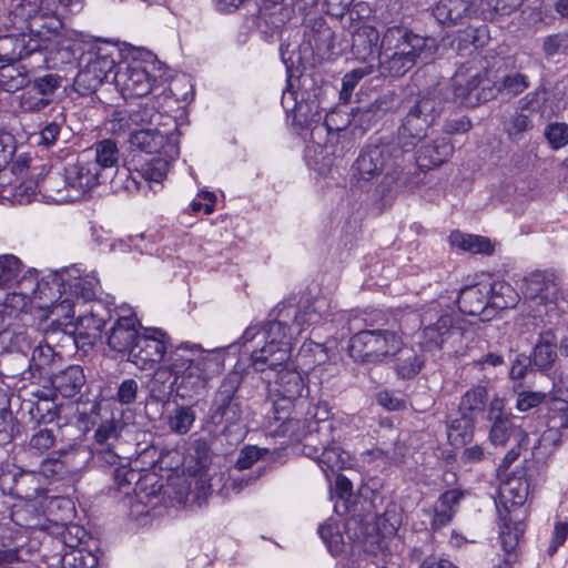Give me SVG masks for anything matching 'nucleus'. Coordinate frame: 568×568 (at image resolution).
Segmentation results:
<instances>
[{
  "label": "nucleus",
  "instance_id": "nucleus-26",
  "mask_svg": "<svg viewBox=\"0 0 568 568\" xmlns=\"http://www.w3.org/2000/svg\"><path fill=\"white\" fill-rule=\"evenodd\" d=\"M0 489L4 495L23 500H34L44 493L39 475L22 469L3 473L0 476Z\"/></svg>",
  "mask_w": 568,
  "mask_h": 568
},
{
  "label": "nucleus",
  "instance_id": "nucleus-50",
  "mask_svg": "<svg viewBox=\"0 0 568 568\" xmlns=\"http://www.w3.org/2000/svg\"><path fill=\"white\" fill-rule=\"evenodd\" d=\"M452 246L467 251L474 254H491L494 245L490 240L485 236L464 234L459 231H453L449 235Z\"/></svg>",
  "mask_w": 568,
  "mask_h": 568
},
{
  "label": "nucleus",
  "instance_id": "nucleus-62",
  "mask_svg": "<svg viewBox=\"0 0 568 568\" xmlns=\"http://www.w3.org/2000/svg\"><path fill=\"white\" fill-rule=\"evenodd\" d=\"M318 445L321 446L322 453L317 458L318 465L323 471H332L343 468V459L341 457L339 448L334 444L324 445L321 443V438H317Z\"/></svg>",
  "mask_w": 568,
  "mask_h": 568
},
{
  "label": "nucleus",
  "instance_id": "nucleus-39",
  "mask_svg": "<svg viewBox=\"0 0 568 568\" xmlns=\"http://www.w3.org/2000/svg\"><path fill=\"white\" fill-rule=\"evenodd\" d=\"M85 154L95 164V169L101 173L102 179H108L106 171L116 168L120 160L118 143L112 139H103L95 142Z\"/></svg>",
  "mask_w": 568,
  "mask_h": 568
},
{
  "label": "nucleus",
  "instance_id": "nucleus-23",
  "mask_svg": "<svg viewBox=\"0 0 568 568\" xmlns=\"http://www.w3.org/2000/svg\"><path fill=\"white\" fill-rule=\"evenodd\" d=\"M300 420L304 425L303 436L298 442H306V445H313L315 437L321 438L324 445L335 444V422L331 418L328 405L317 404L308 407L305 419Z\"/></svg>",
  "mask_w": 568,
  "mask_h": 568
},
{
  "label": "nucleus",
  "instance_id": "nucleus-55",
  "mask_svg": "<svg viewBox=\"0 0 568 568\" xmlns=\"http://www.w3.org/2000/svg\"><path fill=\"white\" fill-rule=\"evenodd\" d=\"M318 535L333 556L344 550V538L337 520L329 518L318 527Z\"/></svg>",
  "mask_w": 568,
  "mask_h": 568
},
{
  "label": "nucleus",
  "instance_id": "nucleus-34",
  "mask_svg": "<svg viewBox=\"0 0 568 568\" xmlns=\"http://www.w3.org/2000/svg\"><path fill=\"white\" fill-rule=\"evenodd\" d=\"M487 419L491 423L489 439L494 445H505L515 430L514 416L505 412V402L500 397L490 400Z\"/></svg>",
  "mask_w": 568,
  "mask_h": 568
},
{
  "label": "nucleus",
  "instance_id": "nucleus-19",
  "mask_svg": "<svg viewBox=\"0 0 568 568\" xmlns=\"http://www.w3.org/2000/svg\"><path fill=\"white\" fill-rule=\"evenodd\" d=\"M29 12L31 20L29 21L28 36L34 39H41L43 50L47 49L49 37L59 32L62 28V14L64 12L72 13L62 7L57 0L50 4L38 3V0H30Z\"/></svg>",
  "mask_w": 568,
  "mask_h": 568
},
{
  "label": "nucleus",
  "instance_id": "nucleus-1",
  "mask_svg": "<svg viewBox=\"0 0 568 568\" xmlns=\"http://www.w3.org/2000/svg\"><path fill=\"white\" fill-rule=\"evenodd\" d=\"M99 278L93 274H84L77 265L50 271L39 280L36 268L28 270L20 275L19 291L8 298L22 302L26 308L33 300L38 301L40 308H48L52 314L61 317L74 316L75 300L90 301L97 291Z\"/></svg>",
  "mask_w": 568,
  "mask_h": 568
},
{
  "label": "nucleus",
  "instance_id": "nucleus-36",
  "mask_svg": "<svg viewBox=\"0 0 568 568\" xmlns=\"http://www.w3.org/2000/svg\"><path fill=\"white\" fill-rule=\"evenodd\" d=\"M557 336L554 329H544L538 334L537 341L529 354L536 372L548 374L557 361Z\"/></svg>",
  "mask_w": 568,
  "mask_h": 568
},
{
  "label": "nucleus",
  "instance_id": "nucleus-54",
  "mask_svg": "<svg viewBox=\"0 0 568 568\" xmlns=\"http://www.w3.org/2000/svg\"><path fill=\"white\" fill-rule=\"evenodd\" d=\"M30 0L18 1L3 18L2 24L10 32H29V21L31 12H29Z\"/></svg>",
  "mask_w": 568,
  "mask_h": 568
},
{
  "label": "nucleus",
  "instance_id": "nucleus-40",
  "mask_svg": "<svg viewBox=\"0 0 568 568\" xmlns=\"http://www.w3.org/2000/svg\"><path fill=\"white\" fill-rule=\"evenodd\" d=\"M523 291L526 298L537 300L542 304L552 302L557 294L555 282L540 271L525 277Z\"/></svg>",
  "mask_w": 568,
  "mask_h": 568
},
{
  "label": "nucleus",
  "instance_id": "nucleus-49",
  "mask_svg": "<svg viewBox=\"0 0 568 568\" xmlns=\"http://www.w3.org/2000/svg\"><path fill=\"white\" fill-rule=\"evenodd\" d=\"M459 417L452 419L447 425V437L452 446H465L474 437L475 418L459 413Z\"/></svg>",
  "mask_w": 568,
  "mask_h": 568
},
{
  "label": "nucleus",
  "instance_id": "nucleus-57",
  "mask_svg": "<svg viewBox=\"0 0 568 568\" xmlns=\"http://www.w3.org/2000/svg\"><path fill=\"white\" fill-rule=\"evenodd\" d=\"M122 425L114 418L102 422L94 430L93 442L90 447L120 445Z\"/></svg>",
  "mask_w": 568,
  "mask_h": 568
},
{
  "label": "nucleus",
  "instance_id": "nucleus-25",
  "mask_svg": "<svg viewBox=\"0 0 568 568\" xmlns=\"http://www.w3.org/2000/svg\"><path fill=\"white\" fill-rule=\"evenodd\" d=\"M397 98L394 93L377 97L374 101L351 109L352 124L362 134L377 125L385 115L396 108Z\"/></svg>",
  "mask_w": 568,
  "mask_h": 568
},
{
  "label": "nucleus",
  "instance_id": "nucleus-5",
  "mask_svg": "<svg viewBox=\"0 0 568 568\" xmlns=\"http://www.w3.org/2000/svg\"><path fill=\"white\" fill-rule=\"evenodd\" d=\"M291 315L293 312L285 311V303H278L270 313V320L262 326L264 345L251 353L252 366L256 372L273 371L288 362L292 339L296 334Z\"/></svg>",
  "mask_w": 568,
  "mask_h": 568
},
{
  "label": "nucleus",
  "instance_id": "nucleus-60",
  "mask_svg": "<svg viewBox=\"0 0 568 568\" xmlns=\"http://www.w3.org/2000/svg\"><path fill=\"white\" fill-rule=\"evenodd\" d=\"M521 4V0H479L478 9L484 19L508 16Z\"/></svg>",
  "mask_w": 568,
  "mask_h": 568
},
{
  "label": "nucleus",
  "instance_id": "nucleus-29",
  "mask_svg": "<svg viewBox=\"0 0 568 568\" xmlns=\"http://www.w3.org/2000/svg\"><path fill=\"white\" fill-rule=\"evenodd\" d=\"M80 455V449L75 447L53 450L41 464L43 473L57 480L67 479L81 469Z\"/></svg>",
  "mask_w": 568,
  "mask_h": 568
},
{
  "label": "nucleus",
  "instance_id": "nucleus-17",
  "mask_svg": "<svg viewBox=\"0 0 568 568\" xmlns=\"http://www.w3.org/2000/svg\"><path fill=\"white\" fill-rule=\"evenodd\" d=\"M170 338L165 332L160 328H145L140 335L135 347L131 351L129 362L139 369L146 371L154 368L161 362L163 363Z\"/></svg>",
  "mask_w": 568,
  "mask_h": 568
},
{
  "label": "nucleus",
  "instance_id": "nucleus-51",
  "mask_svg": "<svg viewBox=\"0 0 568 568\" xmlns=\"http://www.w3.org/2000/svg\"><path fill=\"white\" fill-rule=\"evenodd\" d=\"M488 402L486 386L477 385L468 389L460 399L458 410L476 419V416L484 413Z\"/></svg>",
  "mask_w": 568,
  "mask_h": 568
},
{
  "label": "nucleus",
  "instance_id": "nucleus-53",
  "mask_svg": "<svg viewBox=\"0 0 568 568\" xmlns=\"http://www.w3.org/2000/svg\"><path fill=\"white\" fill-rule=\"evenodd\" d=\"M126 458L122 455L121 444L90 447V462L97 468H114Z\"/></svg>",
  "mask_w": 568,
  "mask_h": 568
},
{
  "label": "nucleus",
  "instance_id": "nucleus-16",
  "mask_svg": "<svg viewBox=\"0 0 568 568\" xmlns=\"http://www.w3.org/2000/svg\"><path fill=\"white\" fill-rule=\"evenodd\" d=\"M222 361L217 355H206L196 366L175 376V396L181 399H192L201 395L207 382L220 372Z\"/></svg>",
  "mask_w": 568,
  "mask_h": 568
},
{
  "label": "nucleus",
  "instance_id": "nucleus-11",
  "mask_svg": "<svg viewBox=\"0 0 568 568\" xmlns=\"http://www.w3.org/2000/svg\"><path fill=\"white\" fill-rule=\"evenodd\" d=\"M64 77L55 72H37L33 68L30 83L19 95V108L27 113L44 110L54 100L57 92L63 88Z\"/></svg>",
  "mask_w": 568,
  "mask_h": 568
},
{
  "label": "nucleus",
  "instance_id": "nucleus-37",
  "mask_svg": "<svg viewBox=\"0 0 568 568\" xmlns=\"http://www.w3.org/2000/svg\"><path fill=\"white\" fill-rule=\"evenodd\" d=\"M116 52L114 47L91 45L87 52H82L80 57V64L90 68L93 73L102 83L108 74L118 65L115 64L113 53Z\"/></svg>",
  "mask_w": 568,
  "mask_h": 568
},
{
  "label": "nucleus",
  "instance_id": "nucleus-20",
  "mask_svg": "<svg viewBox=\"0 0 568 568\" xmlns=\"http://www.w3.org/2000/svg\"><path fill=\"white\" fill-rule=\"evenodd\" d=\"M282 303H285V311L293 312L291 321L296 334H301L310 326L331 321V305L325 297L301 298L297 304L294 303V298H288Z\"/></svg>",
  "mask_w": 568,
  "mask_h": 568
},
{
  "label": "nucleus",
  "instance_id": "nucleus-30",
  "mask_svg": "<svg viewBox=\"0 0 568 568\" xmlns=\"http://www.w3.org/2000/svg\"><path fill=\"white\" fill-rule=\"evenodd\" d=\"M427 313L420 316V325L424 326L420 345L427 351L440 349L445 342L459 328L454 325V318L449 314L440 315L435 323Z\"/></svg>",
  "mask_w": 568,
  "mask_h": 568
},
{
  "label": "nucleus",
  "instance_id": "nucleus-27",
  "mask_svg": "<svg viewBox=\"0 0 568 568\" xmlns=\"http://www.w3.org/2000/svg\"><path fill=\"white\" fill-rule=\"evenodd\" d=\"M244 0H216L220 11L237 9ZM291 19V9L284 4V0H262L260 7V23H264L271 32L280 30Z\"/></svg>",
  "mask_w": 568,
  "mask_h": 568
},
{
  "label": "nucleus",
  "instance_id": "nucleus-12",
  "mask_svg": "<svg viewBox=\"0 0 568 568\" xmlns=\"http://www.w3.org/2000/svg\"><path fill=\"white\" fill-rule=\"evenodd\" d=\"M528 483L525 480L523 494L519 491L515 495L510 506L507 501H501L504 509L497 504V511L499 517V540L504 551L510 555L518 546L520 538L524 536L526 525L525 518L527 516L526 509L523 505L527 497Z\"/></svg>",
  "mask_w": 568,
  "mask_h": 568
},
{
  "label": "nucleus",
  "instance_id": "nucleus-7",
  "mask_svg": "<svg viewBox=\"0 0 568 568\" xmlns=\"http://www.w3.org/2000/svg\"><path fill=\"white\" fill-rule=\"evenodd\" d=\"M406 114L397 132V141L405 153L413 151L427 135L443 111V102L432 93H418L405 104Z\"/></svg>",
  "mask_w": 568,
  "mask_h": 568
},
{
  "label": "nucleus",
  "instance_id": "nucleus-13",
  "mask_svg": "<svg viewBox=\"0 0 568 568\" xmlns=\"http://www.w3.org/2000/svg\"><path fill=\"white\" fill-rule=\"evenodd\" d=\"M129 142L144 156L165 154L168 158H178L180 153L176 125L154 126L132 131Z\"/></svg>",
  "mask_w": 568,
  "mask_h": 568
},
{
  "label": "nucleus",
  "instance_id": "nucleus-4",
  "mask_svg": "<svg viewBox=\"0 0 568 568\" xmlns=\"http://www.w3.org/2000/svg\"><path fill=\"white\" fill-rule=\"evenodd\" d=\"M272 372H274L273 392L276 398L272 409L266 414L268 433L273 436L287 437L288 440H300L304 425L300 418L293 416V409L305 388L304 377L296 369L287 368L285 364Z\"/></svg>",
  "mask_w": 568,
  "mask_h": 568
},
{
  "label": "nucleus",
  "instance_id": "nucleus-28",
  "mask_svg": "<svg viewBox=\"0 0 568 568\" xmlns=\"http://www.w3.org/2000/svg\"><path fill=\"white\" fill-rule=\"evenodd\" d=\"M206 355H215L213 352L204 351L199 344L181 343L173 345L169 342L168 351L162 366L168 367L174 376L196 366Z\"/></svg>",
  "mask_w": 568,
  "mask_h": 568
},
{
  "label": "nucleus",
  "instance_id": "nucleus-31",
  "mask_svg": "<svg viewBox=\"0 0 568 568\" xmlns=\"http://www.w3.org/2000/svg\"><path fill=\"white\" fill-rule=\"evenodd\" d=\"M138 325L139 321L135 316H120L106 334L109 347L118 353H128V357H130L131 351L141 335Z\"/></svg>",
  "mask_w": 568,
  "mask_h": 568
},
{
  "label": "nucleus",
  "instance_id": "nucleus-56",
  "mask_svg": "<svg viewBox=\"0 0 568 568\" xmlns=\"http://www.w3.org/2000/svg\"><path fill=\"white\" fill-rule=\"evenodd\" d=\"M23 264L13 254L0 255V288H11L22 274Z\"/></svg>",
  "mask_w": 568,
  "mask_h": 568
},
{
  "label": "nucleus",
  "instance_id": "nucleus-58",
  "mask_svg": "<svg viewBox=\"0 0 568 568\" xmlns=\"http://www.w3.org/2000/svg\"><path fill=\"white\" fill-rule=\"evenodd\" d=\"M503 128L510 141L518 142L525 132L532 130L534 124L528 115L515 111L504 120Z\"/></svg>",
  "mask_w": 568,
  "mask_h": 568
},
{
  "label": "nucleus",
  "instance_id": "nucleus-45",
  "mask_svg": "<svg viewBox=\"0 0 568 568\" xmlns=\"http://www.w3.org/2000/svg\"><path fill=\"white\" fill-rule=\"evenodd\" d=\"M395 369L403 379L414 378L423 368L425 358L422 349L410 346H398L396 349Z\"/></svg>",
  "mask_w": 568,
  "mask_h": 568
},
{
  "label": "nucleus",
  "instance_id": "nucleus-3",
  "mask_svg": "<svg viewBox=\"0 0 568 568\" xmlns=\"http://www.w3.org/2000/svg\"><path fill=\"white\" fill-rule=\"evenodd\" d=\"M381 48L379 72L395 78L407 73L419 59H429L436 50V40L405 26H392L382 34Z\"/></svg>",
  "mask_w": 568,
  "mask_h": 568
},
{
  "label": "nucleus",
  "instance_id": "nucleus-59",
  "mask_svg": "<svg viewBox=\"0 0 568 568\" xmlns=\"http://www.w3.org/2000/svg\"><path fill=\"white\" fill-rule=\"evenodd\" d=\"M530 82L529 78L520 72H514L505 75L501 81H493V88L498 93H505L510 97L518 95L528 89Z\"/></svg>",
  "mask_w": 568,
  "mask_h": 568
},
{
  "label": "nucleus",
  "instance_id": "nucleus-18",
  "mask_svg": "<svg viewBox=\"0 0 568 568\" xmlns=\"http://www.w3.org/2000/svg\"><path fill=\"white\" fill-rule=\"evenodd\" d=\"M176 158H168L165 154L144 156L143 154H133L125 163L129 172L126 189H130L132 182L136 189L142 187V183H161L169 172L172 161Z\"/></svg>",
  "mask_w": 568,
  "mask_h": 568
},
{
  "label": "nucleus",
  "instance_id": "nucleus-22",
  "mask_svg": "<svg viewBox=\"0 0 568 568\" xmlns=\"http://www.w3.org/2000/svg\"><path fill=\"white\" fill-rule=\"evenodd\" d=\"M33 55H38L41 61H45L41 39H34L28 36L27 32H9L0 36V62H19Z\"/></svg>",
  "mask_w": 568,
  "mask_h": 568
},
{
  "label": "nucleus",
  "instance_id": "nucleus-42",
  "mask_svg": "<svg viewBox=\"0 0 568 568\" xmlns=\"http://www.w3.org/2000/svg\"><path fill=\"white\" fill-rule=\"evenodd\" d=\"M175 376L168 367L159 366L149 382V399L165 406L175 392Z\"/></svg>",
  "mask_w": 568,
  "mask_h": 568
},
{
  "label": "nucleus",
  "instance_id": "nucleus-63",
  "mask_svg": "<svg viewBox=\"0 0 568 568\" xmlns=\"http://www.w3.org/2000/svg\"><path fill=\"white\" fill-rule=\"evenodd\" d=\"M80 69L73 80V89L82 97H87L97 91L102 82L83 64H79Z\"/></svg>",
  "mask_w": 568,
  "mask_h": 568
},
{
  "label": "nucleus",
  "instance_id": "nucleus-38",
  "mask_svg": "<svg viewBox=\"0 0 568 568\" xmlns=\"http://www.w3.org/2000/svg\"><path fill=\"white\" fill-rule=\"evenodd\" d=\"M454 152L448 138H438L423 144L416 153V163L422 170H432L445 163Z\"/></svg>",
  "mask_w": 568,
  "mask_h": 568
},
{
  "label": "nucleus",
  "instance_id": "nucleus-35",
  "mask_svg": "<svg viewBox=\"0 0 568 568\" xmlns=\"http://www.w3.org/2000/svg\"><path fill=\"white\" fill-rule=\"evenodd\" d=\"M458 310L469 316L489 317V297L484 283L468 285L459 291L457 297Z\"/></svg>",
  "mask_w": 568,
  "mask_h": 568
},
{
  "label": "nucleus",
  "instance_id": "nucleus-6",
  "mask_svg": "<svg viewBox=\"0 0 568 568\" xmlns=\"http://www.w3.org/2000/svg\"><path fill=\"white\" fill-rule=\"evenodd\" d=\"M242 382L243 375L239 371L227 373L210 402L205 424L217 428L221 435H230L245 427L247 406L239 394Z\"/></svg>",
  "mask_w": 568,
  "mask_h": 568
},
{
  "label": "nucleus",
  "instance_id": "nucleus-14",
  "mask_svg": "<svg viewBox=\"0 0 568 568\" xmlns=\"http://www.w3.org/2000/svg\"><path fill=\"white\" fill-rule=\"evenodd\" d=\"M100 286V284L98 285ZM95 294L97 295V292ZM95 296H93L90 302H92L90 311L87 313H80L77 317V322L74 324V343L79 345V343H82V345L95 344L97 341L101 339L102 332L105 326V324L111 321L112 318V310L109 305L103 303L102 301H95ZM89 301L83 300H75L74 302V308L79 304H87ZM64 320H69V324H72V320L75 318V315L73 317H63Z\"/></svg>",
  "mask_w": 568,
  "mask_h": 568
},
{
  "label": "nucleus",
  "instance_id": "nucleus-43",
  "mask_svg": "<svg viewBox=\"0 0 568 568\" xmlns=\"http://www.w3.org/2000/svg\"><path fill=\"white\" fill-rule=\"evenodd\" d=\"M16 63L0 65V90L8 93H14L19 90L24 91L30 83L32 68L23 63Z\"/></svg>",
  "mask_w": 568,
  "mask_h": 568
},
{
  "label": "nucleus",
  "instance_id": "nucleus-47",
  "mask_svg": "<svg viewBox=\"0 0 568 568\" xmlns=\"http://www.w3.org/2000/svg\"><path fill=\"white\" fill-rule=\"evenodd\" d=\"M196 405L176 404L174 408L166 415V425L171 433L175 435H186L196 422Z\"/></svg>",
  "mask_w": 568,
  "mask_h": 568
},
{
  "label": "nucleus",
  "instance_id": "nucleus-44",
  "mask_svg": "<svg viewBox=\"0 0 568 568\" xmlns=\"http://www.w3.org/2000/svg\"><path fill=\"white\" fill-rule=\"evenodd\" d=\"M321 119V105L316 94L313 97L307 94L305 98L304 93H301V99L293 115V124L300 129L315 130L318 128Z\"/></svg>",
  "mask_w": 568,
  "mask_h": 568
},
{
  "label": "nucleus",
  "instance_id": "nucleus-21",
  "mask_svg": "<svg viewBox=\"0 0 568 568\" xmlns=\"http://www.w3.org/2000/svg\"><path fill=\"white\" fill-rule=\"evenodd\" d=\"M153 79L139 61L120 63L114 73V82L124 99L142 98L152 91Z\"/></svg>",
  "mask_w": 568,
  "mask_h": 568
},
{
  "label": "nucleus",
  "instance_id": "nucleus-2",
  "mask_svg": "<svg viewBox=\"0 0 568 568\" xmlns=\"http://www.w3.org/2000/svg\"><path fill=\"white\" fill-rule=\"evenodd\" d=\"M405 152L396 141L381 138L369 142L359 152L352 170L357 180H375L382 197L406 186L404 176Z\"/></svg>",
  "mask_w": 568,
  "mask_h": 568
},
{
  "label": "nucleus",
  "instance_id": "nucleus-32",
  "mask_svg": "<svg viewBox=\"0 0 568 568\" xmlns=\"http://www.w3.org/2000/svg\"><path fill=\"white\" fill-rule=\"evenodd\" d=\"M381 40L382 36L375 27L358 21L352 33V52L358 60H379Z\"/></svg>",
  "mask_w": 568,
  "mask_h": 568
},
{
  "label": "nucleus",
  "instance_id": "nucleus-33",
  "mask_svg": "<svg viewBox=\"0 0 568 568\" xmlns=\"http://www.w3.org/2000/svg\"><path fill=\"white\" fill-rule=\"evenodd\" d=\"M304 37L318 57L333 53L335 33L323 17L306 18Z\"/></svg>",
  "mask_w": 568,
  "mask_h": 568
},
{
  "label": "nucleus",
  "instance_id": "nucleus-48",
  "mask_svg": "<svg viewBox=\"0 0 568 568\" xmlns=\"http://www.w3.org/2000/svg\"><path fill=\"white\" fill-rule=\"evenodd\" d=\"M488 291L489 306L491 310H507L517 304L518 295L515 290L506 282L497 281L484 283Z\"/></svg>",
  "mask_w": 568,
  "mask_h": 568
},
{
  "label": "nucleus",
  "instance_id": "nucleus-24",
  "mask_svg": "<svg viewBox=\"0 0 568 568\" xmlns=\"http://www.w3.org/2000/svg\"><path fill=\"white\" fill-rule=\"evenodd\" d=\"M49 385L41 388L42 398L59 396L60 398H73L81 394L87 384V376L80 365H69L64 369L52 374L48 381Z\"/></svg>",
  "mask_w": 568,
  "mask_h": 568
},
{
  "label": "nucleus",
  "instance_id": "nucleus-64",
  "mask_svg": "<svg viewBox=\"0 0 568 568\" xmlns=\"http://www.w3.org/2000/svg\"><path fill=\"white\" fill-rule=\"evenodd\" d=\"M544 135L552 150H559L568 144V124L552 122L545 128Z\"/></svg>",
  "mask_w": 568,
  "mask_h": 568
},
{
  "label": "nucleus",
  "instance_id": "nucleus-61",
  "mask_svg": "<svg viewBox=\"0 0 568 568\" xmlns=\"http://www.w3.org/2000/svg\"><path fill=\"white\" fill-rule=\"evenodd\" d=\"M139 389V383L135 378H123L116 384L115 392L111 396V399L121 406H130L136 402Z\"/></svg>",
  "mask_w": 568,
  "mask_h": 568
},
{
  "label": "nucleus",
  "instance_id": "nucleus-10",
  "mask_svg": "<svg viewBox=\"0 0 568 568\" xmlns=\"http://www.w3.org/2000/svg\"><path fill=\"white\" fill-rule=\"evenodd\" d=\"M174 124L172 116L161 113L156 102L149 99L144 102L130 103L123 109L115 110L110 121V131L116 135L131 133L140 126H171Z\"/></svg>",
  "mask_w": 568,
  "mask_h": 568
},
{
  "label": "nucleus",
  "instance_id": "nucleus-52",
  "mask_svg": "<svg viewBox=\"0 0 568 568\" xmlns=\"http://www.w3.org/2000/svg\"><path fill=\"white\" fill-rule=\"evenodd\" d=\"M432 550L430 542L414 546L408 552V558L412 562H418L419 568H457L450 560L433 555Z\"/></svg>",
  "mask_w": 568,
  "mask_h": 568
},
{
  "label": "nucleus",
  "instance_id": "nucleus-15",
  "mask_svg": "<svg viewBox=\"0 0 568 568\" xmlns=\"http://www.w3.org/2000/svg\"><path fill=\"white\" fill-rule=\"evenodd\" d=\"M62 181L63 189L75 193L70 195V199L80 197L104 182L85 152H81L65 163L62 169Z\"/></svg>",
  "mask_w": 568,
  "mask_h": 568
},
{
  "label": "nucleus",
  "instance_id": "nucleus-9",
  "mask_svg": "<svg viewBox=\"0 0 568 568\" xmlns=\"http://www.w3.org/2000/svg\"><path fill=\"white\" fill-rule=\"evenodd\" d=\"M375 317L379 312L365 317V328L358 329L349 339L348 353L355 362L379 363L389 355H395L402 345L400 337L393 331L375 327Z\"/></svg>",
  "mask_w": 568,
  "mask_h": 568
},
{
  "label": "nucleus",
  "instance_id": "nucleus-41",
  "mask_svg": "<svg viewBox=\"0 0 568 568\" xmlns=\"http://www.w3.org/2000/svg\"><path fill=\"white\" fill-rule=\"evenodd\" d=\"M470 8L467 0H439L433 7V16L443 26L462 24L469 16Z\"/></svg>",
  "mask_w": 568,
  "mask_h": 568
},
{
  "label": "nucleus",
  "instance_id": "nucleus-46",
  "mask_svg": "<svg viewBox=\"0 0 568 568\" xmlns=\"http://www.w3.org/2000/svg\"><path fill=\"white\" fill-rule=\"evenodd\" d=\"M36 395L38 397V402L28 403V414L30 415V420L41 425L50 424L58 419L60 415V406L62 405L61 403H58L60 397L48 396V398H42L41 389H38Z\"/></svg>",
  "mask_w": 568,
  "mask_h": 568
},
{
  "label": "nucleus",
  "instance_id": "nucleus-8",
  "mask_svg": "<svg viewBox=\"0 0 568 568\" xmlns=\"http://www.w3.org/2000/svg\"><path fill=\"white\" fill-rule=\"evenodd\" d=\"M491 85L488 61L478 53L462 63L452 78L455 101L466 108H475L493 100L496 89Z\"/></svg>",
  "mask_w": 568,
  "mask_h": 568
}]
</instances>
